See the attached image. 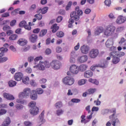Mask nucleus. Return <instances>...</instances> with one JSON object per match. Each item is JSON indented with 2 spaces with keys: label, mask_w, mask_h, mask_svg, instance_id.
I'll use <instances>...</instances> for the list:
<instances>
[{
  "label": "nucleus",
  "mask_w": 126,
  "mask_h": 126,
  "mask_svg": "<svg viewBox=\"0 0 126 126\" xmlns=\"http://www.w3.org/2000/svg\"><path fill=\"white\" fill-rule=\"evenodd\" d=\"M63 82L65 85H72L74 83V79L69 76H66L63 79Z\"/></svg>",
  "instance_id": "obj_5"
},
{
  "label": "nucleus",
  "mask_w": 126,
  "mask_h": 126,
  "mask_svg": "<svg viewBox=\"0 0 126 126\" xmlns=\"http://www.w3.org/2000/svg\"><path fill=\"white\" fill-rule=\"evenodd\" d=\"M81 52L82 54H88V52L89 51V47L85 45H83L81 47Z\"/></svg>",
  "instance_id": "obj_18"
},
{
  "label": "nucleus",
  "mask_w": 126,
  "mask_h": 126,
  "mask_svg": "<svg viewBox=\"0 0 126 126\" xmlns=\"http://www.w3.org/2000/svg\"><path fill=\"white\" fill-rule=\"evenodd\" d=\"M45 114V110H43L40 115H39L40 121L43 122V119H44V115Z\"/></svg>",
  "instance_id": "obj_48"
},
{
  "label": "nucleus",
  "mask_w": 126,
  "mask_h": 126,
  "mask_svg": "<svg viewBox=\"0 0 126 126\" xmlns=\"http://www.w3.org/2000/svg\"><path fill=\"white\" fill-rule=\"evenodd\" d=\"M42 59H43V57H42V56H38L34 59V62L35 63H37V62H39V61H41V60H42Z\"/></svg>",
  "instance_id": "obj_56"
},
{
  "label": "nucleus",
  "mask_w": 126,
  "mask_h": 126,
  "mask_svg": "<svg viewBox=\"0 0 126 126\" xmlns=\"http://www.w3.org/2000/svg\"><path fill=\"white\" fill-rule=\"evenodd\" d=\"M70 71L73 74H77L79 71V69L78 68V66L76 65L75 64H73L70 67Z\"/></svg>",
  "instance_id": "obj_8"
},
{
  "label": "nucleus",
  "mask_w": 126,
  "mask_h": 126,
  "mask_svg": "<svg viewBox=\"0 0 126 126\" xmlns=\"http://www.w3.org/2000/svg\"><path fill=\"white\" fill-rule=\"evenodd\" d=\"M97 67H101V65L100 64L94 65L91 67V69L94 71Z\"/></svg>",
  "instance_id": "obj_41"
},
{
  "label": "nucleus",
  "mask_w": 126,
  "mask_h": 126,
  "mask_svg": "<svg viewBox=\"0 0 126 126\" xmlns=\"http://www.w3.org/2000/svg\"><path fill=\"white\" fill-rule=\"evenodd\" d=\"M72 4V2L71 1H69L67 5L66 6V7H65L66 10H68L71 7Z\"/></svg>",
  "instance_id": "obj_46"
},
{
  "label": "nucleus",
  "mask_w": 126,
  "mask_h": 126,
  "mask_svg": "<svg viewBox=\"0 0 126 126\" xmlns=\"http://www.w3.org/2000/svg\"><path fill=\"white\" fill-rule=\"evenodd\" d=\"M44 66L46 68H49L50 66H51V63H49L48 61H44Z\"/></svg>",
  "instance_id": "obj_44"
},
{
  "label": "nucleus",
  "mask_w": 126,
  "mask_h": 126,
  "mask_svg": "<svg viewBox=\"0 0 126 126\" xmlns=\"http://www.w3.org/2000/svg\"><path fill=\"white\" fill-rule=\"evenodd\" d=\"M63 18L62 16H59L58 17L57 19V22L58 23H60L61 21H63Z\"/></svg>",
  "instance_id": "obj_64"
},
{
  "label": "nucleus",
  "mask_w": 126,
  "mask_h": 126,
  "mask_svg": "<svg viewBox=\"0 0 126 126\" xmlns=\"http://www.w3.org/2000/svg\"><path fill=\"white\" fill-rule=\"evenodd\" d=\"M48 32V31L46 29H43L42 30H41L39 34V37H44V36H45L46 35V34H47V32Z\"/></svg>",
  "instance_id": "obj_27"
},
{
  "label": "nucleus",
  "mask_w": 126,
  "mask_h": 126,
  "mask_svg": "<svg viewBox=\"0 0 126 126\" xmlns=\"http://www.w3.org/2000/svg\"><path fill=\"white\" fill-rule=\"evenodd\" d=\"M38 40V35L36 34H32L30 37V41L32 43H36Z\"/></svg>",
  "instance_id": "obj_15"
},
{
  "label": "nucleus",
  "mask_w": 126,
  "mask_h": 126,
  "mask_svg": "<svg viewBox=\"0 0 126 126\" xmlns=\"http://www.w3.org/2000/svg\"><path fill=\"white\" fill-rule=\"evenodd\" d=\"M16 102L18 103L19 104H25V103H26V100H21L20 99H17L16 100Z\"/></svg>",
  "instance_id": "obj_49"
},
{
  "label": "nucleus",
  "mask_w": 126,
  "mask_h": 126,
  "mask_svg": "<svg viewBox=\"0 0 126 126\" xmlns=\"http://www.w3.org/2000/svg\"><path fill=\"white\" fill-rule=\"evenodd\" d=\"M23 78V74L22 72H18L14 75V79L16 81H20Z\"/></svg>",
  "instance_id": "obj_9"
},
{
  "label": "nucleus",
  "mask_w": 126,
  "mask_h": 126,
  "mask_svg": "<svg viewBox=\"0 0 126 126\" xmlns=\"http://www.w3.org/2000/svg\"><path fill=\"white\" fill-rule=\"evenodd\" d=\"M116 31V27L112 25H109L106 26L105 29L104 31V34L105 36H111L115 33Z\"/></svg>",
  "instance_id": "obj_2"
},
{
  "label": "nucleus",
  "mask_w": 126,
  "mask_h": 126,
  "mask_svg": "<svg viewBox=\"0 0 126 126\" xmlns=\"http://www.w3.org/2000/svg\"><path fill=\"white\" fill-rule=\"evenodd\" d=\"M113 45H114V39L112 38H109L105 43L107 48H111Z\"/></svg>",
  "instance_id": "obj_11"
},
{
  "label": "nucleus",
  "mask_w": 126,
  "mask_h": 126,
  "mask_svg": "<svg viewBox=\"0 0 126 126\" xmlns=\"http://www.w3.org/2000/svg\"><path fill=\"white\" fill-rule=\"evenodd\" d=\"M104 32V28L102 27H97L94 32L95 35H100L101 33Z\"/></svg>",
  "instance_id": "obj_14"
},
{
  "label": "nucleus",
  "mask_w": 126,
  "mask_h": 126,
  "mask_svg": "<svg viewBox=\"0 0 126 126\" xmlns=\"http://www.w3.org/2000/svg\"><path fill=\"white\" fill-rule=\"evenodd\" d=\"M24 107V106H23V105L21 104H17L15 105V108L18 111H20V110H22V109H23Z\"/></svg>",
  "instance_id": "obj_35"
},
{
  "label": "nucleus",
  "mask_w": 126,
  "mask_h": 126,
  "mask_svg": "<svg viewBox=\"0 0 126 126\" xmlns=\"http://www.w3.org/2000/svg\"><path fill=\"white\" fill-rule=\"evenodd\" d=\"M18 37V36L17 34H13L9 37V39L10 40V41H14L17 39Z\"/></svg>",
  "instance_id": "obj_33"
},
{
  "label": "nucleus",
  "mask_w": 126,
  "mask_h": 126,
  "mask_svg": "<svg viewBox=\"0 0 126 126\" xmlns=\"http://www.w3.org/2000/svg\"><path fill=\"white\" fill-rule=\"evenodd\" d=\"M29 107H30V108H35L36 107V102L35 101H31L29 104Z\"/></svg>",
  "instance_id": "obj_39"
},
{
  "label": "nucleus",
  "mask_w": 126,
  "mask_h": 126,
  "mask_svg": "<svg viewBox=\"0 0 126 126\" xmlns=\"http://www.w3.org/2000/svg\"><path fill=\"white\" fill-rule=\"evenodd\" d=\"M36 7H37L36 4H32L31 5V6L30 7L29 10L30 11H33V10H35V9H36Z\"/></svg>",
  "instance_id": "obj_45"
},
{
  "label": "nucleus",
  "mask_w": 126,
  "mask_h": 126,
  "mask_svg": "<svg viewBox=\"0 0 126 126\" xmlns=\"http://www.w3.org/2000/svg\"><path fill=\"white\" fill-rule=\"evenodd\" d=\"M87 67H88L87 65L82 64L79 66V69L80 71H85L87 69Z\"/></svg>",
  "instance_id": "obj_25"
},
{
  "label": "nucleus",
  "mask_w": 126,
  "mask_h": 126,
  "mask_svg": "<svg viewBox=\"0 0 126 126\" xmlns=\"http://www.w3.org/2000/svg\"><path fill=\"white\" fill-rule=\"evenodd\" d=\"M40 29L39 28H36L35 29H34L32 31L33 33H34V34H38L39 32H40Z\"/></svg>",
  "instance_id": "obj_62"
},
{
  "label": "nucleus",
  "mask_w": 126,
  "mask_h": 126,
  "mask_svg": "<svg viewBox=\"0 0 126 126\" xmlns=\"http://www.w3.org/2000/svg\"><path fill=\"white\" fill-rule=\"evenodd\" d=\"M86 83V80L81 79L78 81L79 85H83Z\"/></svg>",
  "instance_id": "obj_42"
},
{
  "label": "nucleus",
  "mask_w": 126,
  "mask_h": 126,
  "mask_svg": "<svg viewBox=\"0 0 126 126\" xmlns=\"http://www.w3.org/2000/svg\"><path fill=\"white\" fill-rule=\"evenodd\" d=\"M55 106L56 107V109H61L63 107V102L62 101H58L55 103Z\"/></svg>",
  "instance_id": "obj_28"
},
{
  "label": "nucleus",
  "mask_w": 126,
  "mask_h": 126,
  "mask_svg": "<svg viewBox=\"0 0 126 126\" xmlns=\"http://www.w3.org/2000/svg\"><path fill=\"white\" fill-rule=\"evenodd\" d=\"M1 59V63H5V62H6V61H7V60H8V58H7V57H2L0 58Z\"/></svg>",
  "instance_id": "obj_59"
},
{
  "label": "nucleus",
  "mask_w": 126,
  "mask_h": 126,
  "mask_svg": "<svg viewBox=\"0 0 126 126\" xmlns=\"http://www.w3.org/2000/svg\"><path fill=\"white\" fill-rule=\"evenodd\" d=\"M71 101L72 103H79L80 102V99L78 98H73Z\"/></svg>",
  "instance_id": "obj_54"
},
{
  "label": "nucleus",
  "mask_w": 126,
  "mask_h": 126,
  "mask_svg": "<svg viewBox=\"0 0 126 126\" xmlns=\"http://www.w3.org/2000/svg\"><path fill=\"white\" fill-rule=\"evenodd\" d=\"M5 114H6V110L3 109L0 110V116H2V115H4Z\"/></svg>",
  "instance_id": "obj_55"
},
{
  "label": "nucleus",
  "mask_w": 126,
  "mask_h": 126,
  "mask_svg": "<svg viewBox=\"0 0 126 126\" xmlns=\"http://www.w3.org/2000/svg\"><path fill=\"white\" fill-rule=\"evenodd\" d=\"M126 21V17L120 15L118 16L116 22L117 24H123V23H125Z\"/></svg>",
  "instance_id": "obj_10"
},
{
  "label": "nucleus",
  "mask_w": 126,
  "mask_h": 126,
  "mask_svg": "<svg viewBox=\"0 0 126 126\" xmlns=\"http://www.w3.org/2000/svg\"><path fill=\"white\" fill-rule=\"evenodd\" d=\"M27 43H28V42L27 41V40L24 38L19 39L17 42V43L19 45H20V46H22L27 45Z\"/></svg>",
  "instance_id": "obj_16"
},
{
  "label": "nucleus",
  "mask_w": 126,
  "mask_h": 126,
  "mask_svg": "<svg viewBox=\"0 0 126 126\" xmlns=\"http://www.w3.org/2000/svg\"><path fill=\"white\" fill-rule=\"evenodd\" d=\"M10 29H11V28H10V27H9V26H4L3 27V30L4 32L8 31L9 30H10Z\"/></svg>",
  "instance_id": "obj_52"
},
{
  "label": "nucleus",
  "mask_w": 126,
  "mask_h": 126,
  "mask_svg": "<svg viewBox=\"0 0 126 126\" xmlns=\"http://www.w3.org/2000/svg\"><path fill=\"white\" fill-rule=\"evenodd\" d=\"M75 57V52H72L71 53V56L69 60V62L70 63H75V58L74 57Z\"/></svg>",
  "instance_id": "obj_23"
},
{
  "label": "nucleus",
  "mask_w": 126,
  "mask_h": 126,
  "mask_svg": "<svg viewBox=\"0 0 126 126\" xmlns=\"http://www.w3.org/2000/svg\"><path fill=\"white\" fill-rule=\"evenodd\" d=\"M120 56V52L119 51H113L110 53V57L112 58V63L114 64H117V63H120V58L119 56Z\"/></svg>",
  "instance_id": "obj_1"
},
{
  "label": "nucleus",
  "mask_w": 126,
  "mask_h": 126,
  "mask_svg": "<svg viewBox=\"0 0 126 126\" xmlns=\"http://www.w3.org/2000/svg\"><path fill=\"white\" fill-rule=\"evenodd\" d=\"M84 76L85 78H90L93 76V72L91 70H87L84 72Z\"/></svg>",
  "instance_id": "obj_17"
},
{
  "label": "nucleus",
  "mask_w": 126,
  "mask_h": 126,
  "mask_svg": "<svg viewBox=\"0 0 126 126\" xmlns=\"http://www.w3.org/2000/svg\"><path fill=\"white\" fill-rule=\"evenodd\" d=\"M8 16H9V12H6L4 13H3L1 15V17H8Z\"/></svg>",
  "instance_id": "obj_60"
},
{
  "label": "nucleus",
  "mask_w": 126,
  "mask_h": 126,
  "mask_svg": "<svg viewBox=\"0 0 126 126\" xmlns=\"http://www.w3.org/2000/svg\"><path fill=\"white\" fill-rule=\"evenodd\" d=\"M38 113H39V108L37 107L32 108L30 110L31 115H33V116H35V115H38Z\"/></svg>",
  "instance_id": "obj_12"
},
{
  "label": "nucleus",
  "mask_w": 126,
  "mask_h": 126,
  "mask_svg": "<svg viewBox=\"0 0 126 126\" xmlns=\"http://www.w3.org/2000/svg\"><path fill=\"white\" fill-rule=\"evenodd\" d=\"M75 9L76 14L77 13V15L79 16H81V15H83V11H82V10L80 9L79 6L76 7Z\"/></svg>",
  "instance_id": "obj_24"
},
{
  "label": "nucleus",
  "mask_w": 126,
  "mask_h": 126,
  "mask_svg": "<svg viewBox=\"0 0 126 126\" xmlns=\"http://www.w3.org/2000/svg\"><path fill=\"white\" fill-rule=\"evenodd\" d=\"M89 81L91 83H93V84H95V85H98V84H99V81H98V80H97L96 79H93L92 78H90L89 79Z\"/></svg>",
  "instance_id": "obj_32"
},
{
  "label": "nucleus",
  "mask_w": 126,
  "mask_h": 126,
  "mask_svg": "<svg viewBox=\"0 0 126 126\" xmlns=\"http://www.w3.org/2000/svg\"><path fill=\"white\" fill-rule=\"evenodd\" d=\"M51 66L53 69L57 70L61 68V63L58 60H53L51 63Z\"/></svg>",
  "instance_id": "obj_6"
},
{
  "label": "nucleus",
  "mask_w": 126,
  "mask_h": 126,
  "mask_svg": "<svg viewBox=\"0 0 126 126\" xmlns=\"http://www.w3.org/2000/svg\"><path fill=\"white\" fill-rule=\"evenodd\" d=\"M37 67H38L39 70H45L46 69L45 63H44V62L42 61L39 62V64L37 65Z\"/></svg>",
  "instance_id": "obj_20"
},
{
  "label": "nucleus",
  "mask_w": 126,
  "mask_h": 126,
  "mask_svg": "<svg viewBox=\"0 0 126 126\" xmlns=\"http://www.w3.org/2000/svg\"><path fill=\"white\" fill-rule=\"evenodd\" d=\"M7 108V104L4 103L0 104V109H5Z\"/></svg>",
  "instance_id": "obj_53"
},
{
  "label": "nucleus",
  "mask_w": 126,
  "mask_h": 126,
  "mask_svg": "<svg viewBox=\"0 0 126 126\" xmlns=\"http://www.w3.org/2000/svg\"><path fill=\"white\" fill-rule=\"evenodd\" d=\"M56 35L59 38H62L64 35V33L63 32H57Z\"/></svg>",
  "instance_id": "obj_38"
},
{
  "label": "nucleus",
  "mask_w": 126,
  "mask_h": 126,
  "mask_svg": "<svg viewBox=\"0 0 126 126\" xmlns=\"http://www.w3.org/2000/svg\"><path fill=\"white\" fill-rule=\"evenodd\" d=\"M15 23H16V20H13L10 22V25L12 27L15 25Z\"/></svg>",
  "instance_id": "obj_63"
},
{
  "label": "nucleus",
  "mask_w": 126,
  "mask_h": 126,
  "mask_svg": "<svg viewBox=\"0 0 126 126\" xmlns=\"http://www.w3.org/2000/svg\"><path fill=\"white\" fill-rule=\"evenodd\" d=\"M51 53H52V50L51 49H50V48H47L45 50V54L46 55H50Z\"/></svg>",
  "instance_id": "obj_61"
},
{
  "label": "nucleus",
  "mask_w": 126,
  "mask_h": 126,
  "mask_svg": "<svg viewBox=\"0 0 126 126\" xmlns=\"http://www.w3.org/2000/svg\"><path fill=\"white\" fill-rule=\"evenodd\" d=\"M10 123H11L10 118H9V117H7L6 118L5 122H4V123H3V126H7L10 125Z\"/></svg>",
  "instance_id": "obj_30"
},
{
  "label": "nucleus",
  "mask_w": 126,
  "mask_h": 126,
  "mask_svg": "<svg viewBox=\"0 0 126 126\" xmlns=\"http://www.w3.org/2000/svg\"><path fill=\"white\" fill-rule=\"evenodd\" d=\"M3 95L4 98H5L6 99H7V100H10L11 101V100H14V99H15L14 98V96H13V95H12L9 94L4 93Z\"/></svg>",
  "instance_id": "obj_19"
},
{
  "label": "nucleus",
  "mask_w": 126,
  "mask_h": 126,
  "mask_svg": "<svg viewBox=\"0 0 126 126\" xmlns=\"http://www.w3.org/2000/svg\"><path fill=\"white\" fill-rule=\"evenodd\" d=\"M99 111V107L94 106L92 109V112H98Z\"/></svg>",
  "instance_id": "obj_57"
},
{
  "label": "nucleus",
  "mask_w": 126,
  "mask_h": 126,
  "mask_svg": "<svg viewBox=\"0 0 126 126\" xmlns=\"http://www.w3.org/2000/svg\"><path fill=\"white\" fill-rule=\"evenodd\" d=\"M37 98H38V95L36 94V92L35 91V90L32 91L31 99H32V100H37Z\"/></svg>",
  "instance_id": "obj_22"
},
{
  "label": "nucleus",
  "mask_w": 126,
  "mask_h": 126,
  "mask_svg": "<svg viewBox=\"0 0 126 126\" xmlns=\"http://www.w3.org/2000/svg\"><path fill=\"white\" fill-rule=\"evenodd\" d=\"M22 81L24 84H28V83H29V77H26L24 78L22 80Z\"/></svg>",
  "instance_id": "obj_37"
},
{
  "label": "nucleus",
  "mask_w": 126,
  "mask_h": 126,
  "mask_svg": "<svg viewBox=\"0 0 126 126\" xmlns=\"http://www.w3.org/2000/svg\"><path fill=\"white\" fill-rule=\"evenodd\" d=\"M48 9H49V8L48 7H44L43 8H42L41 9L42 14H45V13H47Z\"/></svg>",
  "instance_id": "obj_36"
},
{
  "label": "nucleus",
  "mask_w": 126,
  "mask_h": 126,
  "mask_svg": "<svg viewBox=\"0 0 126 126\" xmlns=\"http://www.w3.org/2000/svg\"><path fill=\"white\" fill-rule=\"evenodd\" d=\"M6 36V34H5V32H1L0 33V39L1 40H2V41H3V42L5 41V39L4 38V37Z\"/></svg>",
  "instance_id": "obj_34"
},
{
  "label": "nucleus",
  "mask_w": 126,
  "mask_h": 126,
  "mask_svg": "<svg viewBox=\"0 0 126 126\" xmlns=\"http://www.w3.org/2000/svg\"><path fill=\"white\" fill-rule=\"evenodd\" d=\"M97 90H96V89H92V88H91L89 90H88V91L89 93V94H93L95 91H96Z\"/></svg>",
  "instance_id": "obj_51"
},
{
  "label": "nucleus",
  "mask_w": 126,
  "mask_h": 126,
  "mask_svg": "<svg viewBox=\"0 0 126 126\" xmlns=\"http://www.w3.org/2000/svg\"><path fill=\"white\" fill-rule=\"evenodd\" d=\"M69 24L68 25V28H72L73 27V25L72 24L74 23V20L73 19L70 18L68 21Z\"/></svg>",
  "instance_id": "obj_29"
},
{
  "label": "nucleus",
  "mask_w": 126,
  "mask_h": 126,
  "mask_svg": "<svg viewBox=\"0 0 126 126\" xmlns=\"http://www.w3.org/2000/svg\"><path fill=\"white\" fill-rule=\"evenodd\" d=\"M16 84H17V82L15 81H13L12 80H10L8 82V85L9 87H14V86H16Z\"/></svg>",
  "instance_id": "obj_26"
},
{
  "label": "nucleus",
  "mask_w": 126,
  "mask_h": 126,
  "mask_svg": "<svg viewBox=\"0 0 126 126\" xmlns=\"http://www.w3.org/2000/svg\"><path fill=\"white\" fill-rule=\"evenodd\" d=\"M104 3L106 6H110L111 5V3H112V2L111 1V0H105Z\"/></svg>",
  "instance_id": "obj_50"
},
{
  "label": "nucleus",
  "mask_w": 126,
  "mask_h": 126,
  "mask_svg": "<svg viewBox=\"0 0 126 126\" xmlns=\"http://www.w3.org/2000/svg\"><path fill=\"white\" fill-rule=\"evenodd\" d=\"M26 21H22L19 24V27H25V26L27 25Z\"/></svg>",
  "instance_id": "obj_47"
},
{
  "label": "nucleus",
  "mask_w": 126,
  "mask_h": 126,
  "mask_svg": "<svg viewBox=\"0 0 126 126\" xmlns=\"http://www.w3.org/2000/svg\"><path fill=\"white\" fill-rule=\"evenodd\" d=\"M24 124L25 126H32V123H31L29 121H26L24 122Z\"/></svg>",
  "instance_id": "obj_58"
},
{
  "label": "nucleus",
  "mask_w": 126,
  "mask_h": 126,
  "mask_svg": "<svg viewBox=\"0 0 126 126\" xmlns=\"http://www.w3.org/2000/svg\"><path fill=\"white\" fill-rule=\"evenodd\" d=\"M51 29L52 30V33H56L58 29H60V27L58 26V24H55L51 26Z\"/></svg>",
  "instance_id": "obj_21"
},
{
  "label": "nucleus",
  "mask_w": 126,
  "mask_h": 126,
  "mask_svg": "<svg viewBox=\"0 0 126 126\" xmlns=\"http://www.w3.org/2000/svg\"><path fill=\"white\" fill-rule=\"evenodd\" d=\"M34 17L37 19V20H41L43 18V15L40 14H37L34 15Z\"/></svg>",
  "instance_id": "obj_40"
},
{
  "label": "nucleus",
  "mask_w": 126,
  "mask_h": 126,
  "mask_svg": "<svg viewBox=\"0 0 126 126\" xmlns=\"http://www.w3.org/2000/svg\"><path fill=\"white\" fill-rule=\"evenodd\" d=\"M32 93V91L30 88H27L25 89L23 92L19 94V97L20 99H23V98H26L28 96H29L30 94Z\"/></svg>",
  "instance_id": "obj_4"
},
{
  "label": "nucleus",
  "mask_w": 126,
  "mask_h": 126,
  "mask_svg": "<svg viewBox=\"0 0 126 126\" xmlns=\"http://www.w3.org/2000/svg\"><path fill=\"white\" fill-rule=\"evenodd\" d=\"M99 55V50L98 49H92L89 54V56L91 59H95L97 58V56Z\"/></svg>",
  "instance_id": "obj_7"
},
{
  "label": "nucleus",
  "mask_w": 126,
  "mask_h": 126,
  "mask_svg": "<svg viewBox=\"0 0 126 126\" xmlns=\"http://www.w3.org/2000/svg\"><path fill=\"white\" fill-rule=\"evenodd\" d=\"M111 113L113 114L109 116L110 120H112V125L113 126H119L121 123H120V120L118 118H116L115 117V114H116V109L115 108H113L111 110Z\"/></svg>",
  "instance_id": "obj_3"
},
{
  "label": "nucleus",
  "mask_w": 126,
  "mask_h": 126,
  "mask_svg": "<svg viewBox=\"0 0 126 126\" xmlns=\"http://www.w3.org/2000/svg\"><path fill=\"white\" fill-rule=\"evenodd\" d=\"M35 93L38 95H41V94H43L44 93V90L42 89V88H38L35 90Z\"/></svg>",
  "instance_id": "obj_31"
},
{
  "label": "nucleus",
  "mask_w": 126,
  "mask_h": 126,
  "mask_svg": "<svg viewBox=\"0 0 126 126\" xmlns=\"http://www.w3.org/2000/svg\"><path fill=\"white\" fill-rule=\"evenodd\" d=\"M56 114L57 116H61V115L63 114V109H58L56 111Z\"/></svg>",
  "instance_id": "obj_43"
},
{
  "label": "nucleus",
  "mask_w": 126,
  "mask_h": 126,
  "mask_svg": "<svg viewBox=\"0 0 126 126\" xmlns=\"http://www.w3.org/2000/svg\"><path fill=\"white\" fill-rule=\"evenodd\" d=\"M87 60H88V57L86 55L81 56L78 58V61L81 63L87 62Z\"/></svg>",
  "instance_id": "obj_13"
}]
</instances>
